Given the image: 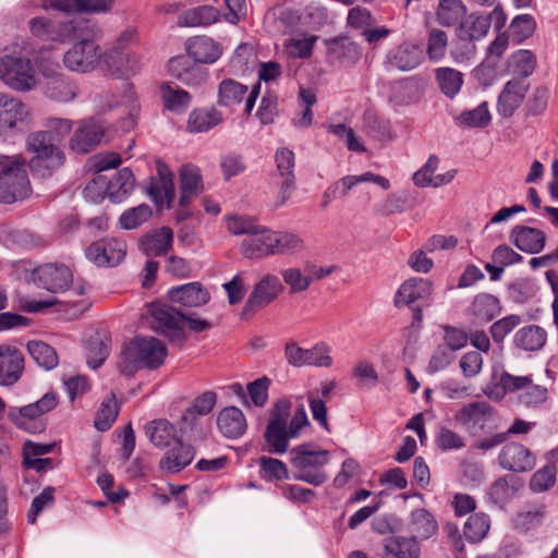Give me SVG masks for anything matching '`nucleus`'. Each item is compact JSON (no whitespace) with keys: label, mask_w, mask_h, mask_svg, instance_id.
Returning a JSON list of instances; mask_svg holds the SVG:
<instances>
[{"label":"nucleus","mask_w":558,"mask_h":558,"mask_svg":"<svg viewBox=\"0 0 558 558\" xmlns=\"http://www.w3.org/2000/svg\"><path fill=\"white\" fill-rule=\"evenodd\" d=\"M101 29L88 21L62 22L58 25V38L61 41L74 38L78 41L63 56L64 65L78 73L93 71L100 60L99 46L95 39L100 37Z\"/></svg>","instance_id":"obj_1"},{"label":"nucleus","mask_w":558,"mask_h":558,"mask_svg":"<svg viewBox=\"0 0 558 558\" xmlns=\"http://www.w3.org/2000/svg\"><path fill=\"white\" fill-rule=\"evenodd\" d=\"M166 356L167 349L160 340L136 336L122 348L118 366L121 374L132 376L142 368H158Z\"/></svg>","instance_id":"obj_2"},{"label":"nucleus","mask_w":558,"mask_h":558,"mask_svg":"<svg viewBox=\"0 0 558 558\" xmlns=\"http://www.w3.org/2000/svg\"><path fill=\"white\" fill-rule=\"evenodd\" d=\"M153 317V329L169 338L171 341H183V325L194 332H202L210 329L211 324L207 319L185 315L167 304H153L150 308Z\"/></svg>","instance_id":"obj_3"},{"label":"nucleus","mask_w":558,"mask_h":558,"mask_svg":"<svg viewBox=\"0 0 558 558\" xmlns=\"http://www.w3.org/2000/svg\"><path fill=\"white\" fill-rule=\"evenodd\" d=\"M330 459L328 450L316 449L313 444H302L290 451V462L295 470L294 480L314 486L323 485L328 475L322 470Z\"/></svg>","instance_id":"obj_4"},{"label":"nucleus","mask_w":558,"mask_h":558,"mask_svg":"<svg viewBox=\"0 0 558 558\" xmlns=\"http://www.w3.org/2000/svg\"><path fill=\"white\" fill-rule=\"evenodd\" d=\"M28 150L35 156L29 161V168L34 174L50 177L64 162V154L58 144L50 137L49 132L37 131L26 138Z\"/></svg>","instance_id":"obj_5"},{"label":"nucleus","mask_w":558,"mask_h":558,"mask_svg":"<svg viewBox=\"0 0 558 558\" xmlns=\"http://www.w3.org/2000/svg\"><path fill=\"white\" fill-rule=\"evenodd\" d=\"M26 161L20 156L8 160L0 171V203L12 204L29 195Z\"/></svg>","instance_id":"obj_6"},{"label":"nucleus","mask_w":558,"mask_h":558,"mask_svg":"<svg viewBox=\"0 0 558 558\" xmlns=\"http://www.w3.org/2000/svg\"><path fill=\"white\" fill-rule=\"evenodd\" d=\"M134 185L135 178L133 172L129 168H123L109 181L104 175H98L85 186L84 195L93 202H97L102 196L99 192L96 195L94 193L97 189L106 187V193L110 201L121 203L131 194Z\"/></svg>","instance_id":"obj_7"},{"label":"nucleus","mask_w":558,"mask_h":558,"mask_svg":"<svg viewBox=\"0 0 558 558\" xmlns=\"http://www.w3.org/2000/svg\"><path fill=\"white\" fill-rule=\"evenodd\" d=\"M0 78L16 90H29L36 84L31 61L11 56L0 59Z\"/></svg>","instance_id":"obj_8"},{"label":"nucleus","mask_w":558,"mask_h":558,"mask_svg":"<svg viewBox=\"0 0 558 558\" xmlns=\"http://www.w3.org/2000/svg\"><path fill=\"white\" fill-rule=\"evenodd\" d=\"M365 182L375 183L385 191L390 189V182L387 178L371 171L359 175H345L331 183L325 190L322 199V207L326 208L330 202L345 197L357 184Z\"/></svg>","instance_id":"obj_9"},{"label":"nucleus","mask_w":558,"mask_h":558,"mask_svg":"<svg viewBox=\"0 0 558 558\" xmlns=\"http://www.w3.org/2000/svg\"><path fill=\"white\" fill-rule=\"evenodd\" d=\"M283 291L280 279L267 274L253 288L242 311V317L256 313L272 303Z\"/></svg>","instance_id":"obj_10"},{"label":"nucleus","mask_w":558,"mask_h":558,"mask_svg":"<svg viewBox=\"0 0 558 558\" xmlns=\"http://www.w3.org/2000/svg\"><path fill=\"white\" fill-rule=\"evenodd\" d=\"M37 283L49 292H63L73 283V272L64 264L47 263L34 270Z\"/></svg>","instance_id":"obj_11"},{"label":"nucleus","mask_w":558,"mask_h":558,"mask_svg":"<svg viewBox=\"0 0 558 558\" xmlns=\"http://www.w3.org/2000/svg\"><path fill=\"white\" fill-rule=\"evenodd\" d=\"M495 410L486 401H473L463 405L454 414V420L466 430L476 433L484 430L486 424L494 417Z\"/></svg>","instance_id":"obj_12"},{"label":"nucleus","mask_w":558,"mask_h":558,"mask_svg":"<svg viewBox=\"0 0 558 558\" xmlns=\"http://www.w3.org/2000/svg\"><path fill=\"white\" fill-rule=\"evenodd\" d=\"M499 465L507 471L522 473L535 466V456L520 442L505 445L498 454Z\"/></svg>","instance_id":"obj_13"},{"label":"nucleus","mask_w":558,"mask_h":558,"mask_svg":"<svg viewBox=\"0 0 558 558\" xmlns=\"http://www.w3.org/2000/svg\"><path fill=\"white\" fill-rule=\"evenodd\" d=\"M275 160L278 174L282 179L277 206H282L287 203L292 192L295 190V156L291 149L281 147L276 151Z\"/></svg>","instance_id":"obj_14"},{"label":"nucleus","mask_w":558,"mask_h":558,"mask_svg":"<svg viewBox=\"0 0 558 558\" xmlns=\"http://www.w3.org/2000/svg\"><path fill=\"white\" fill-rule=\"evenodd\" d=\"M29 110L20 99L0 93V135L26 124Z\"/></svg>","instance_id":"obj_15"},{"label":"nucleus","mask_w":558,"mask_h":558,"mask_svg":"<svg viewBox=\"0 0 558 558\" xmlns=\"http://www.w3.org/2000/svg\"><path fill=\"white\" fill-rule=\"evenodd\" d=\"M168 71L187 86H199L207 78V71L185 56L171 58L168 62Z\"/></svg>","instance_id":"obj_16"},{"label":"nucleus","mask_w":558,"mask_h":558,"mask_svg":"<svg viewBox=\"0 0 558 558\" xmlns=\"http://www.w3.org/2000/svg\"><path fill=\"white\" fill-rule=\"evenodd\" d=\"M530 84L522 78L509 80L498 96L497 111L505 118L511 117L521 106Z\"/></svg>","instance_id":"obj_17"},{"label":"nucleus","mask_w":558,"mask_h":558,"mask_svg":"<svg viewBox=\"0 0 558 558\" xmlns=\"http://www.w3.org/2000/svg\"><path fill=\"white\" fill-rule=\"evenodd\" d=\"M146 192L156 206L163 203L169 205L174 199L173 174L166 163L157 162V177L150 179Z\"/></svg>","instance_id":"obj_18"},{"label":"nucleus","mask_w":558,"mask_h":558,"mask_svg":"<svg viewBox=\"0 0 558 558\" xmlns=\"http://www.w3.org/2000/svg\"><path fill=\"white\" fill-rule=\"evenodd\" d=\"M99 64L114 77H129L140 69L135 57H131L121 48H113L100 53Z\"/></svg>","instance_id":"obj_19"},{"label":"nucleus","mask_w":558,"mask_h":558,"mask_svg":"<svg viewBox=\"0 0 558 558\" xmlns=\"http://www.w3.org/2000/svg\"><path fill=\"white\" fill-rule=\"evenodd\" d=\"M104 128L96 121H83L71 137V149L78 154H87L102 141Z\"/></svg>","instance_id":"obj_20"},{"label":"nucleus","mask_w":558,"mask_h":558,"mask_svg":"<svg viewBox=\"0 0 558 558\" xmlns=\"http://www.w3.org/2000/svg\"><path fill=\"white\" fill-rule=\"evenodd\" d=\"M24 369L23 353L10 345H0V385L15 384Z\"/></svg>","instance_id":"obj_21"},{"label":"nucleus","mask_w":558,"mask_h":558,"mask_svg":"<svg viewBox=\"0 0 558 558\" xmlns=\"http://www.w3.org/2000/svg\"><path fill=\"white\" fill-rule=\"evenodd\" d=\"M182 437H179L174 441V447L169 449L163 457L160 459L159 466L161 470L170 473H179L193 461L196 450L195 447L190 444H184Z\"/></svg>","instance_id":"obj_22"},{"label":"nucleus","mask_w":558,"mask_h":558,"mask_svg":"<svg viewBox=\"0 0 558 558\" xmlns=\"http://www.w3.org/2000/svg\"><path fill=\"white\" fill-rule=\"evenodd\" d=\"M185 48L189 57L197 63H215L222 54L221 45L205 35L189 38Z\"/></svg>","instance_id":"obj_23"},{"label":"nucleus","mask_w":558,"mask_h":558,"mask_svg":"<svg viewBox=\"0 0 558 558\" xmlns=\"http://www.w3.org/2000/svg\"><path fill=\"white\" fill-rule=\"evenodd\" d=\"M125 253V245L118 241L95 242L86 248L87 258L98 266H116Z\"/></svg>","instance_id":"obj_24"},{"label":"nucleus","mask_w":558,"mask_h":558,"mask_svg":"<svg viewBox=\"0 0 558 558\" xmlns=\"http://www.w3.org/2000/svg\"><path fill=\"white\" fill-rule=\"evenodd\" d=\"M422 59L421 48L417 45L405 41L388 51L386 63L391 68L407 72L418 66Z\"/></svg>","instance_id":"obj_25"},{"label":"nucleus","mask_w":558,"mask_h":558,"mask_svg":"<svg viewBox=\"0 0 558 558\" xmlns=\"http://www.w3.org/2000/svg\"><path fill=\"white\" fill-rule=\"evenodd\" d=\"M171 302L184 307H198L210 300V294L199 282H191L168 291Z\"/></svg>","instance_id":"obj_26"},{"label":"nucleus","mask_w":558,"mask_h":558,"mask_svg":"<svg viewBox=\"0 0 558 558\" xmlns=\"http://www.w3.org/2000/svg\"><path fill=\"white\" fill-rule=\"evenodd\" d=\"M43 89L45 95L58 102L73 100L77 95V86L73 81L61 73H54L45 77Z\"/></svg>","instance_id":"obj_27"},{"label":"nucleus","mask_w":558,"mask_h":558,"mask_svg":"<svg viewBox=\"0 0 558 558\" xmlns=\"http://www.w3.org/2000/svg\"><path fill=\"white\" fill-rule=\"evenodd\" d=\"M511 242L522 252L539 253L546 243V234L536 228L515 226L510 233Z\"/></svg>","instance_id":"obj_28"},{"label":"nucleus","mask_w":558,"mask_h":558,"mask_svg":"<svg viewBox=\"0 0 558 558\" xmlns=\"http://www.w3.org/2000/svg\"><path fill=\"white\" fill-rule=\"evenodd\" d=\"M204 190L201 170L193 165H185L180 171V201L181 207L186 206Z\"/></svg>","instance_id":"obj_29"},{"label":"nucleus","mask_w":558,"mask_h":558,"mask_svg":"<svg viewBox=\"0 0 558 558\" xmlns=\"http://www.w3.org/2000/svg\"><path fill=\"white\" fill-rule=\"evenodd\" d=\"M217 426L225 437L236 439L245 433L247 424L243 412L239 408L227 407L219 412Z\"/></svg>","instance_id":"obj_30"},{"label":"nucleus","mask_w":558,"mask_h":558,"mask_svg":"<svg viewBox=\"0 0 558 558\" xmlns=\"http://www.w3.org/2000/svg\"><path fill=\"white\" fill-rule=\"evenodd\" d=\"M274 232L260 229L258 226V231H255L241 244V250L245 257L260 258L274 255Z\"/></svg>","instance_id":"obj_31"},{"label":"nucleus","mask_w":558,"mask_h":558,"mask_svg":"<svg viewBox=\"0 0 558 558\" xmlns=\"http://www.w3.org/2000/svg\"><path fill=\"white\" fill-rule=\"evenodd\" d=\"M221 19V12L209 4L195 7L182 12L178 17L179 26L208 27Z\"/></svg>","instance_id":"obj_32"},{"label":"nucleus","mask_w":558,"mask_h":558,"mask_svg":"<svg viewBox=\"0 0 558 558\" xmlns=\"http://www.w3.org/2000/svg\"><path fill=\"white\" fill-rule=\"evenodd\" d=\"M407 529L417 539H428L438 531L434 515L425 508L414 509L408 519Z\"/></svg>","instance_id":"obj_33"},{"label":"nucleus","mask_w":558,"mask_h":558,"mask_svg":"<svg viewBox=\"0 0 558 558\" xmlns=\"http://www.w3.org/2000/svg\"><path fill=\"white\" fill-rule=\"evenodd\" d=\"M432 282L423 278H411L404 281L395 296V305H410L432 294Z\"/></svg>","instance_id":"obj_34"},{"label":"nucleus","mask_w":558,"mask_h":558,"mask_svg":"<svg viewBox=\"0 0 558 558\" xmlns=\"http://www.w3.org/2000/svg\"><path fill=\"white\" fill-rule=\"evenodd\" d=\"M203 418V416L185 409L177 422L180 437L193 444L205 440L208 434V427Z\"/></svg>","instance_id":"obj_35"},{"label":"nucleus","mask_w":558,"mask_h":558,"mask_svg":"<svg viewBox=\"0 0 558 558\" xmlns=\"http://www.w3.org/2000/svg\"><path fill=\"white\" fill-rule=\"evenodd\" d=\"M173 242V232L169 227H161L150 234L144 235L140 241V247L147 256L166 255Z\"/></svg>","instance_id":"obj_36"},{"label":"nucleus","mask_w":558,"mask_h":558,"mask_svg":"<svg viewBox=\"0 0 558 558\" xmlns=\"http://www.w3.org/2000/svg\"><path fill=\"white\" fill-rule=\"evenodd\" d=\"M522 487V482L518 476L507 474L495 480L487 492L488 500L495 505L502 506L507 504L515 493Z\"/></svg>","instance_id":"obj_37"},{"label":"nucleus","mask_w":558,"mask_h":558,"mask_svg":"<svg viewBox=\"0 0 558 558\" xmlns=\"http://www.w3.org/2000/svg\"><path fill=\"white\" fill-rule=\"evenodd\" d=\"M469 311L477 322L488 323L499 315L501 307L495 295L480 293L474 298Z\"/></svg>","instance_id":"obj_38"},{"label":"nucleus","mask_w":558,"mask_h":558,"mask_svg":"<svg viewBox=\"0 0 558 558\" xmlns=\"http://www.w3.org/2000/svg\"><path fill=\"white\" fill-rule=\"evenodd\" d=\"M145 434L151 444L158 448H165L170 445L172 440L175 441L177 428L168 420L160 418L154 420L145 425Z\"/></svg>","instance_id":"obj_39"},{"label":"nucleus","mask_w":558,"mask_h":558,"mask_svg":"<svg viewBox=\"0 0 558 558\" xmlns=\"http://www.w3.org/2000/svg\"><path fill=\"white\" fill-rule=\"evenodd\" d=\"M384 548L388 555L396 558H420L421 548L413 537L390 536L384 539Z\"/></svg>","instance_id":"obj_40"},{"label":"nucleus","mask_w":558,"mask_h":558,"mask_svg":"<svg viewBox=\"0 0 558 558\" xmlns=\"http://www.w3.org/2000/svg\"><path fill=\"white\" fill-rule=\"evenodd\" d=\"M222 121L221 113L215 109H194L187 120V130L192 133L207 132Z\"/></svg>","instance_id":"obj_41"},{"label":"nucleus","mask_w":558,"mask_h":558,"mask_svg":"<svg viewBox=\"0 0 558 558\" xmlns=\"http://www.w3.org/2000/svg\"><path fill=\"white\" fill-rule=\"evenodd\" d=\"M513 341L524 351H537L546 342V331L536 325L525 326L515 332Z\"/></svg>","instance_id":"obj_42"},{"label":"nucleus","mask_w":558,"mask_h":558,"mask_svg":"<svg viewBox=\"0 0 558 558\" xmlns=\"http://www.w3.org/2000/svg\"><path fill=\"white\" fill-rule=\"evenodd\" d=\"M160 94L165 108L177 113L185 112L192 101L190 93L167 83L161 85Z\"/></svg>","instance_id":"obj_43"},{"label":"nucleus","mask_w":558,"mask_h":558,"mask_svg":"<svg viewBox=\"0 0 558 558\" xmlns=\"http://www.w3.org/2000/svg\"><path fill=\"white\" fill-rule=\"evenodd\" d=\"M435 78L441 93L449 98H453L463 85V74L448 66L436 69Z\"/></svg>","instance_id":"obj_44"},{"label":"nucleus","mask_w":558,"mask_h":558,"mask_svg":"<svg viewBox=\"0 0 558 558\" xmlns=\"http://www.w3.org/2000/svg\"><path fill=\"white\" fill-rule=\"evenodd\" d=\"M246 93V85H243L232 78H225L218 85L217 104L221 107H234L243 100Z\"/></svg>","instance_id":"obj_45"},{"label":"nucleus","mask_w":558,"mask_h":558,"mask_svg":"<svg viewBox=\"0 0 558 558\" xmlns=\"http://www.w3.org/2000/svg\"><path fill=\"white\" fill-rule=\"evenodd\" d=\"M536 68V57L530 50H519L514 52L509 61V69L514 75L513 78L526 81L533 74Z\"/></svg>","instance_id":"obj_46"},{"label":"nucleus","mask_w":558,"mask_h":558,"mask_svg":"<svg viewBox=\"0 0 558 558\" xmlns=\"http://www.w3.org/2000/svg\"><path fill=\"white\" fill-rule=\"evenodd\" d=\"M436 14L440 25L452 26L466 14V7L461 0H439Z\"/></svg>","instance_id":"obj_47"},{"label":"nucleus","mask_w":558,"mask_h":558,"mask_svg":"<svg viewBox=\"0 0 558 558\" xmlns=\"http://www.w3.org/2000/svg\"><path fill=\"white\" fill-rule=\"evenodd\" d=\"M363 128L366 134L376 141L383 142L392 137L389 121L378 117L372 110L364 112Z\"/></svg>","instance_id":"obj_48"},{"label":"nucleus","mask_w":558,"mask_h":558,"mask_svg":"<svg viewBox=\"0 0 558 558\" xmlns=\"http://www.w3.org/2000/svg\"><path fill=\"white\" fill-rule=\"evenodd\" d=\"M120 407L112 392L109 397L105 398L96 413L94 426L99 432L108 430L116 422L119 415Z\"/></svg>","instance_id":"obj_49"},{"label":"nucleus","mask_w":558,"mask_h":558,"mask_svg":"<svg viewBox=\"0 0 558 558\" xmlns=\"http://www.w3.org/2000/svg\"><path fill=\"white\" fill-rule=\"evenodd\" d=\"M490 529V519L484 512H477L470 515L464 523V537L471 543L481 542Z\"/></svg>","instance_id":"obj_50"},{"label":"nucleus","mask_w":558,"mask_h":558,"mask_svg":"<svg viewBox=\"0 0 558 558\" xmlns=\"http://www.w3.org/2000/svg\"><path fill=\"white\" fill-rule=\"evenodd\" d=\"M328 51L338 60L356 62L361 57V47L349 37L330 40Z\"/></svg>","instance_id":"obj_51"},{"label":"nucleus","mask_w":558,"mask_h":558,"mask_svg":"<svg viewBox=\"0 0 558 558\" xmlns=\"http://www.w3.org/2000/svg\"><path fill=\"white\" fill-rule=\"evenodd\" d=\"M475 39L468 36L466 31L457 28V36L451 43L450 54L452 59L460 63L474 57L476 47Z\"/></svg>","instance_id":"obj_52"},{"label":"nucleus","mask_w":558,"mask_h":558,"mask_svg":"<svg viewBox=\"0 0 558 558\" xmlns=\"http://www.w3.org/2000/svg\"><path fill=\"white\" fill-rule=\"evenodd\" d=\"M304 247L303 240L295 233L274 232V255H293Z\"/></svg>","instance_id":"obj_53"},{"label":"nucleus","mask_w":558,"mask_h":558,"mask_svg":"<svg viewBox=\"0 0 558 558\" xmlns=\"http://www.w3.org/2000/svg\"><path fill=\"white\" fill-rule=\"evenodd\" d=\"M264 438L269 453L282 454L289 448L290 429L288 427L266 426Z\"/></svg>","instance_id":"obj_54"},{"label":"nucleus","mask_w":558,"mask_h":558,"mask_svg":"<svg viewBox=\"0 0 558 558\" xmlns=\"http://www.w3.org/2000/svg\"><path fill=\"white\" fill-rule=\"evenodd\" d=\"M27 350L34 361L45 369H52L58 365V355L49 344L43 341H29Z\"/></svg>","instance_id":"obj_55"},{"label":"nucleus","mask_w":558,"mask_h":558,"mask_svg":"<svg viewBox=\"0 0 558 558\" xmlns=\"http://www.w3.org/2000/svg\"><path fill=\"white\" fill-rule=\"evenodd\" d=\"M545 517L546 506L538 505L531 510L519 512L513 519V525L520 532H527L539 526Z\"/></svg>","instance_id":"obj_56"},{"label":"nucleus","mask_w":558,"mask_h":558,"mask_svg":"<svg viewBox=\"0 0 558 558\" xmlns=\"http://www.w3.org/2000/svg\"><path fill=\"white\" fill-rule=\"evenodd\" d=\"M536 28V22L530 14L515 16L509 26V34L517 44L522 43L533 35Z\"/></svg>","instance_id":"obj_57"},{"label":"nucleus","mask_w":558,"mask_h":558,"mask_svg":"<svg viewBox=\"0 0 558 558\" xmlns=\"http://www.w3.org/2000/svg\"><path fill=\"white\" fill-rule=\"evenodd\" d=\"M151 214V208L148 205L141 204L125 210L120 217V223L126 230L135 229L145 222Z\"/></svg>","instance_id":"obj_58"},{"label":"nucleus","mask_w":558,"mask_h":558,"mask_svg":"<svg viewBox=\"0 0 558 558\" xmlns=\"http://www.w3.org/2000/svg\"><path fill=\"white\" fill-rule=\"evenodd\" d=\"M110 352V345L96 338L87 342L86 345V359L89 367L97 369L106 361Z\"/></svg>","instance_id":"obj_59"},{"label":"nucleus","mask_w":558,"mask_h":558,"mask_svg":"<svg viewBox=\"0 0 558 558\" xmlns=\"http://www.w3.org/2000/svg\"><path fill=\"white\" fill-rule=\"evenodd\" d=\"M458 120L461 124L470 128H484L490 122V113L488 111L487 102H482L476 108L463 111Z\"/></svg>","instance_id":"obj_60"},{"label":"nucleus","mask_w":558,"mask_h":558,"mask_svg":"<svg viewBox=\"0 0 558 558\" xmlns=\"http://www.w3.org/2000/svg\"><path fill=\"white\" fill-rule=\"evenodd\" d=\"M556 482V466L547 464L536 471L530 480V488L534 493H542L549 489Z\"/></svg>","instance_id":"obj_61"},{"label":"nucleus","mask_w":558,"mask_h":558,"mask_svg":"<svg viewBox=\"0 0 558 558\" xmlns=\"http://www.w3.org/2000/svg\"><path fill=\"white\" fill-rule=\"evenodd\" d=\"M458 28H463L466 31L468 36L480 40L488 33L489 17L472 13L465 21L460 23Z\"/></svg>","instance_id":"obj_62"},{"label":"nucleus","mask_w":558,"mask_h":558,"mask_svg":"<svg viewBox=\"0 0 558 558\" xmlns=\"http://www.w3.org/2000/svg\"><path fill=\"white\" fill-rule=\"evenodd\" d=\"M448 37L444 31L434 28L428 34L427 54L430 60L438 61L446 54Z\"/></svg>","instance_id":"obj_63"},{"label":"nucleus","mask_w":558,"mask_h":558,"mask_svg":"<svg viewBox=\"0 0 558 558\" xmlns=\"http://www.w3.org/2000/svg\"><path fill=\"white\" fill-rule=\"evenodd\" d=\"M522 322V318L520 315H509L506 316L497 322H495L490 326V335L495 342L500 343L504 341V339L515 328L518 327Z\"/></svg>","instance_id":"obj_64"}]
</instances>
